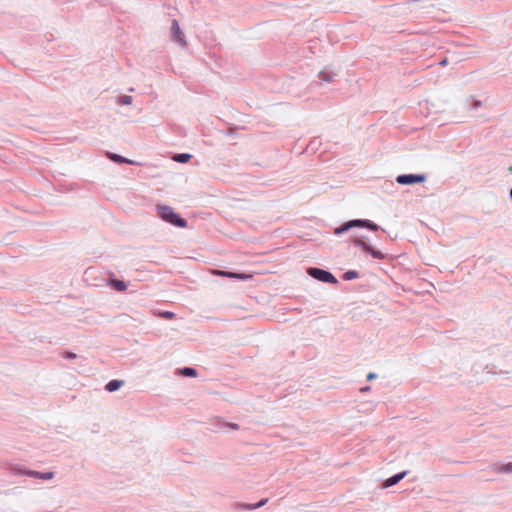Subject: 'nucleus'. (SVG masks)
I'll list each match as a JSON object with an SVG mask.
<instances>
[{
    "label": "nucleus",
    "mask_w": 512,
    "mask_h": 512,
    "mask_svg": "<svg viewBox=\"0 0 512 512\" xmlns=\"http://www.w3.org/2000/svg\"><path fill=\"white\" fill-rule=\"evenodd\" d=\"M509 171L512 173V166L509 167Z\"/></svg>",
    "instance_id": "obj_29"
},
{
    "label": "nucleus",
    "mask_w": 512,
    "mask_h": 512,
    "mask_svg": "<svg viewBox=\"0 0 512 512\" xmlns=\"http://www.w3.org/2000/svg\"><path fill=\"white\" fill-rule=\"evenodd\" d=\"M226 426H228V427H230L231 429H234V430L239 428L238 424H236V423H227Z\"/></svg>",
    "instance_id": "obj_25"
},
{
    "label": "nucleus",
    "mask_w": 512,
    "mask_h": 512,
    "mask_svg": "<svg viewBox=\"0 0 512 512\" xmlns=\"http://www.w3.org/2000/svg\"><path fill=\"white\" fill-rule=\"evenodd\" d=\"M509 196H510V198L512 199V188H511V189H510V191H509Z\"/></svg>",
    "instance_id": "obj_28"
},
{
    "label": "nucleus",
    "mask_w": 512,
    "mask_h": 512,
    "mask_svg": "<svg viewBox=\"0 0 512 512\" xmlns=\"http://www.w3.org/2000/svg\"><path fill=\"white\" fill-rule=\"evenodd\" d=\"M336 76H337V73L328 68H325L318 74L319 79L322 82H327V83L332 82Z\"/></svg>",
    "instance_id": "obj_13"
},
{
    "label": "nucleus",
    "mask_w": 512,
    "mask_h": 512,
    "mask_svg": "<svg viewBox=\"0 0 512 512\" xmlns=\"http://www.w3.org/2000/svg\"><path fill=\"white\" fill-rule=\"evenodd\" d=\"M179 375L184 377H196L197 370L193 367H183L178 370Z\"/></svg>",
    "instance_id": "obj_16"
},
{
    "label": "nucleus",
    "mask_w": 512,
    "mask_h": 512,
    "mask_svg": "<svg viewBox=\"0 0 512 512\" xmlns=\"http://www.w3.org/2000/svg\"><path fill=\"white\" fill-rule=\"evenodd\" d=\"M267 502H268V498H263L254 504L237 503L236 507H237V509H243V510H255V509L263 507Z\"/></svg>",
    "instance_id": "obj_12"
},
{
    "label": "nucleus",
    "mask_w": 512,
    "mask_h": 512,
    "mask_svg": "<svg viewBox=\"0 0 512 512\" xmlns=\"http://www.w3.org/2000/svg\"><path fill=\"white\" fill-rule=\"evenodd\" d=\"M107 157L109 160L115 162V163H118V164H122V163H125V164H130V165H137L138 163L135 162L134 160H131V159H128L122 155H119V154H116V153H112V152H107Z\"/></svg>",
    "instance_id": "obj_10"
},
{
    "label": "nucleus",
    "mask_w": 512,
    "mask_h": 512,
    "mask_svg": "<svg viewBox=\"0 0 512 512\" xmlns=\"http://www.w3.org/2000/svg\"><path fill=\"white\" fill-rule=\"evenodd\" d=\"M354 246L360 248L366 254L371 255L373 258L378 260H383L386 258V254L373 248L370 244L367 243L366 237H356L352 240Z\"/></svg>",
    "instance_id": "obj_3"
},
{
    "label": "nucleus",
    "mask_w": 512,
    "mask_h": 512,
    "mask_svg": "<svg viewBox=\"0 0 512 512\" xmlns=\"http://www.w3.org/2000/svg\"><path fill=\"white\" fill-rule=\"evenodd\" d=\"M376 378H377V374H376V373H374V372H370V373H368V374H367V376H366V379H367L368 381L374 380V379H376Z\"/></svg>",
    "instance_id": "obj_24"
},
{
    "label": "nucleus",
    "mask_w": 512,
    "mask_h": 512,
    "mask_svg": "<svg viewBox=\"0 0 512 512\" xmlns=\"http://www.w3.org/2000/svg\"><path fill=\"white\" fill-rule=\"evenodd\" d=\"M359 277V273L356 270H348L343 273L342 279L345 281L354 280Z\"/></svg>",
    "instance_id": "obj_18"
},
{
    "label": "nucleus",
    "mask_w": 512,
    "mask_h": 512,
    "mask_svg": "<svg viewBox=\"0 0 512 512\" xmlns=\"http://www.w3.org/2000/svg\"><path fill=\"white\" fill-rule=\"evenodd\" d=\"M192 158L189 153H176L172 159L178 163H187Z\"/></svg>",
    "instance_id": "obj_17"
},
{
    "label": "nucleus",
    "mask_w": 512,
    "mask_h": 512,
    "mask_svg": "<svg viewBox=\"0 0 512 512\" xmlns=\"http://www.w3.org/2000/svg\"><path fill=\"white\" fill-rule=\"evenodd\" d=\"M108 285L118 291V292H123L127 289V284L123 281V280H119V279H111L108 281Z\"/></svg>",
    "instance_id": "obj_14"
},
{
    "label": "nucleus",
    "mask_w": 512,
    "mask_h": 512,
    "mask_svg": "<svg viewBox=\"0 0 512 512\" xmlns=\"http://www.w3.org/2000/svg\"><path fill=\"white\" fill-rule=\"evenodd\" d=\"M64 358L65 359H75L76 358V354L71 352V351H66L64 353Z\"/></svg>",
    "instance_id": "obj_23"
},
{
    "label": "nucleus",
    "mask_w": 512,
    "mask_h": 512,
    "mask_svg": "<svg viewBox=\"0 0 512 512\" xmlns=\"http://www.w3.org/2000/svg\"><path fill=\"white\" fill-rule=\"evenodd\" d=\"M425 180V174H400L396 177V182L399 185H413L423 183Z\"/></svg>",
    "instance_id": "obj_5"
},
{
    "label": "nucleus",
    "mask_w": 512,
    "mask_h": 512,
    "mask_svg": "<svg viewBox=\"0 0 512 512\" xmlns=\"http://www.w3.org/2000/svg\"><path fill=\"white\" fill-rule=\"evenodd\" d=\"M157 214L160 219L179 228H186L188 222L186 219L182 218L181 215L174 211L173 208L166 205H157Z\"/></svg>",
    "instance_id": "obj_1"
},
{
    "label": "nucleus",
    "mask_w": 512,
    "mask_h": 512,
    "mask_svg": "<svg viewBox=\"0 0 512 512\" xmlns=\"http://www.w3.org/2000/svg\"><path fill=\"white\" fill-rule=\"evenodd\" d=\"M406 474H407V471H402V472L392 475L391 477L387 478L384 481L383 487L388 488V487L396 485L398 482H400L406 476Z\"/></svg>",
    "instance_id": "obj_11"
},
{
    "label": "nucleus",
    "mask_w": 512,
    "mask_h": 512,
    "mask_svg": "<svg viewBox=\"0 0 512 512\" xmlns=\"http://www.w3.org/2000/svg\"><path fill=\"white\" fill-rule=\"evenodd\" d=\"M213 274L217 275V276L228 277V278H233V279H238V280H243V281H246V280L252 278L251 274L230 272V271H224V270H214Z\"/></svg>",
    "instance_id": "obj_7"
},
{
    "label": "nucleus",
    "mask_w": 512,
    "mask_h": 512,
    "mask_svg": "<svg viewBox=\"0 0 512 512\" xmlns=\"http://www.w3.org/2000/svg\"><path fill=\"white\" fill-rule=\"evenodd\" d=\"M353 228H357L356 219L349 220L347 222L342 223L340 226L334 228L333 234L336 236H340Z\"/></svg>",
    "instance_id": "obj_8"
},
{
    "label": "nucleus",
    "mask_w": 512,
    "mask_h": 512,
    "mask_svg": "<svg viewBox=\"0 0 512 512\" xmlns=\"http://www.w3.org/2000/svg\"><path fill=\"white\" fill-rule=\"evenodd\" d=\"M447 64H448V60H447V58H444V59H442V60L439 62V65H441V66H445V65H447Z\"/></svg>",
    "instance_id": "obj_26"
},
{
    "label": "nucleus",
    "mask_w": 512,
    "mask_h": 512,
    "mask_svg": "<svg viewBox=\"0 0 512 512\" xmlns=\"http://www.w3.org/2000/svg\"><path fill=\"white\" fill-rule=\"evenodd\" d=\"M124 385L123 380L112 379L105 385V390L108 392H115Z\"/></svg>",
    "instance_id": "obj_15"
},
{
    "label": "nucleus",
    "mask_w": 512,
    "mask_h": 512,
    "mask_svg": "<svg viewBox=\"0 0 512 512\" xmlns=\"http://www.w3.org/2000/svg\"><path fill=\"white\" fill-rule=\"evenodd\" d=\"M356 222L357 228H366L370 231L382 230L383 232H385V230L382 229L378 224L374 223L369 219H356Z\"/></svg>",
    "instance_id": "obj_9"
},
{
    "label": "nucleus",
    "mask_w": 512,
    "mask_h": 512,
    "mask_svg": "<svg viewBox=\"0 0 512 512\" xmlns=\"http://www.w3.org/2000/svg\"><path fill=\"white\" fill-rule=\"evenodd\" d=\"M482 106V102L480 100H475V99H472V103H471V106L470 108L472 110H477L478 108H480Z\"/></svg>",
    "instance_id": "obj_21"
},
{
    "label": "nucleus",
    "mask_w": 512,
    "mask_h": 512,
    "mask_svg": "<svg viewBox=\"0 0 512 512\" xmlns=\"http://www.w3.org/2000/svg\"><path fill=\"white\" fill-rule=\"evenodd\" d=\"M369 389H370V387L366 386V387L361 388V391H368Z\"/></svg>",
    "instance_id": "obj_27"
},
{
    "label": "nucleus",
    "mask_w": 512,
    "mask_h": 512,
    "mask_svg": "<svg viewBox=\"0 0 512 512\" xmlns=\"http://www.w3.org/2000/svg\"><path fill=\"white\" fill-rule=\"evenodd\" d=\"M171 38L172 41L179 43L182 46L187 44L185 35L182 32L179 23L176 19H173L171 22Z\"/></svg>",
    "instance_id": "obj_6"
},
{
    "label": "nucleus",
    "mask_w": 512,
    "mask_h": 512,
    "mask_svg": "<svg viewBox=\"0 0 512 512\" xmlns=\"http://www.w3.org/2000/svg\"><path fill=\"white\" fill-rule=\"evenodd\" d=\"M307 274L312 277L313 279H316L323 283L328 284H337L338 280L337 278L328 270H324L318 267H309L307 268Z\"/></svg>",
    "instance_id": "obj_2"
},
{
    "label": "nucleus",
    "mask_w": 512,
    "mask_h": 512,
    "mask_svg": "<svg viewBox=\"0 0 512 512\" xmlns=\"http://www.w3.org/2000/svg\"><path fill=\"white\" fill-rule=\"evenodd\" d=\"M133 101V98L129 95L119 96L117 99V103L120 105H130Z\"/></svg>",
    "instance_id": "obj_19"
},
{
    "label": "nucleus",
    "mask_w": 512,
    "mask_h": 512,
    "mask_svg": "<svg viewBox=\"0 0 512 512\" xmlns=\"http://www.w3.org/2000/svg\"><path fill=\"white\" fill-rule=\"evenodd\" d=\"M12 472L15 475L28 476V477L38 478V479H42V480H50L54 477L53 472H50V471L49 472H39V471H35V470L26 469L25 467H22V466L13 467Z\"/></svg>",
    "instance_id": "obj_4"
},
{
    "label": "nucleus",
    "mask_w": 512,
    "mask_h": 512,
    "mask_svg": "<svg viewBox=\"0 0 512 512\" xmlns=\"http://www.w3.org/2000/svg\"><path fill=\"white\" fill-rule=\"evenodd\" d=\"M161 316L165 319H172L175 316V314L171 311H163L161 313Z\"/></svg>",
    "instance_id": "obj_22"
},
{
    "label": "nucleus",
    "mask_w": 512,
    "mask_h": 512,
    "mask_svg": "<svg viewBox=\"0 0 512 512\" xmlns=\"http://www.w3.org/2000/svg\"><path fill=\"white\" fill-rule=\"evenodd\" d=\"M497 471L500 473H512V462L503 464L497 469Z\"/></svg>",
    "instance_id": "obj_20"
}]
</instances>
